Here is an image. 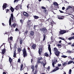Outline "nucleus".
Returning a JSON list of instances; mask_svg holds the SVG:
<instances>
[{
    "mask_svg": "<svg viewBox=\"0 0 74 74\" xmlns=\"http://www.w3.org/2000/svg\"><path fill=\"white\" fill-rule=\"evenodd\" d=\"M23 52V57H25L26 56H27V53H26V50L25 49H24L22 50Z\"/></svg>",
    "mask_w": 74,
    "mask_h": 74,
    "instance_id": "obj_1",
    "label": "nucleus"
},
{
    "mask_svg": "<svg viewBox=\"0 0 74 74\" xmlns=\"http://www.w3.org/2000/svg\"><path fill=\"white\" fill-rule=\"evenodd\" d=\"M7 3H4L3 4L2 6L3 10H4V9H5V8H7Z\"/></svg>",
    "mask_w": 74,
    "mask_h": 74,
    "instance_id": "obj_2",
    "label": "nucleus"
},
{
    "mask_svg": "<svg viewBox=\"0 0 74 74\" xmlns=\"http://www.w3.org/2000/svg\"><path fill=\"white\" fill-rule=\"evenodd\" d=\"M67 32L65 30H62L60 32V34H63L64 33H67Z\"/></svg>",
    "mask_w": 74,
    "mask_h": 74,
    "instance_id": "obj_3",
    "label": "nucleus"
},
{
    "mask_svg": "<svg viewBox=\"0 0 74 74\" xmlns=\"http://www.w3.org/2000/svg\"><path fill=\"white\" fill-rule=\"evenodd\" d=\"M40 30L42 31V32H47V29L45 28H43L40 29Z\"/></svg>",
    "mask_w": 74,
    "mask_h": 74,
    "instance_id": "obj_4",
    "label": "nucleus"
},
{
    "mask_svg": "<svg viewBox=\"0 0 74 74\" xmlns=\"http://www.w3.org/2000/svg\"><path fill=\"white\" fill-rule=\"evenodd\" d=\"M48 50L50 52V54L51 55V45H48Z\"/></svg>",
    "mask_w": 74,
    "mask_h": 74,
    "instance_id": "obj_5",
    "label": "nucleus"
},
{
    "mask_svg": "<svg viewBox=\"0 0 74 74\" xmlns=\"http://www.w3.org/2000/svg\"><path fill=\"white\" fill-rule=\"evenodd\" d=\"M54 53H55L56 55L57 56H58L60 54V52L58 51H57L54 52Z\"/></svg>",
    "mask_w": 74,
    "mask_h": 74,
    "instance_id": "obj_6",
    "label": "nucleus"
},
{
    "mask_svg": "<svg viewBox=\"0 0 74 74\" xmlns=\"http://www.w3.org/2000/svg\"><path fill=\"white\" fill-rule=\"evenodd\" d=\"M41 64H42L43 67H45V65H46V64H47V62H46V61L45 60L44 62H42Z\"/></svg>",
    "mask_w": 74,
    "mask_h": 74,
    "instance_id": "obj_7",
    "label": "nucleus"
},
{
    "mask_svg": "<svg viewBox=\"0 0 74 74\" xmlns=\"http://www.w3.org/2000/svg\"><path fill=\"white\" fill-rule=\"evenodd\" d=\"M23 14L25 16H27V17H28L29 16V14H28V13L26 12H24Z\"/></svg>",
    "mask_w": 74,
    "mask_h": 74,
    "instance_id": "obj_8",
    "label": "nucleus"
},
{
    "mask_svg": "<svg viewBox=\"0 0 74 74\" xmlns=\"http://www.w3.org/2000/svg\"><path fill=\"white\" fill-rule=\"evenodd\" d=\"M19 7H20V5L18 4L17 6H16L15 8H14V9L16 10H18Z\"/></svg>",
    "mask_w": 74,
    "mask_h": 74,
    "instance_id": "obj_9",
    "label": "nucleus"
},
{
    "mask_svg": "<svg viewBox=\"0 0 74 74\" xmlns=\"http://www.w3.org/2000/svg\"><path fill=\"white\" fill-rule=\"evenodd\" d=\"M59 69V67H56V68L54 69L53 71V72H54V71H57V70H58Z\"/></svg>",
    "mask_w": 74,
    "mask_h": 74,
    "instance_id": "obj_10",
    "label": "nucleus"
},
{
    "mask_svg": "<svg viewBox=\"0 0 74 74\" xmlns=\"http://www.w3.org/2000/svg\"><path fill=\"white\" fill-rule=\"evenodd\" d=\"M15 19V18L14 17V15L13 13H12L11 14V16L10 19Z\"/></svg>",
    "mask_w": 74,
    "mask_h": 74,
    "instance_id": "obj_11",
    "label": "nucleus"
},
{
    "mask_svg": "<svg viewBox=\"0 0 74 74\" xmlns=\"http://www.w3.org/2000/svg\"><path fill=\"white\" fill-rule=\"evenodd\" d=\"M42 51V48H41L40 49H39V51H38V53L40 55H41V52Z\"/></svg>",
    "mask_w": 74,
    "mask_h": 74,
    "instance_id": "obj_12",
    "label": "nucleus"
},
{
    "mask_svg": "<svg viewBox=\"0 0 74 74\" xmlns=\"http://www.w3.org/2000/svg\"><path fill=\"white\" fill-rule=\"evenodd\" d=\"M73 6H68V8H66V10H68L69 9H70V8H72Z\"/></svg>",
    "mask_w": 74,
    "mask_h": 74,
    "instance_id": "obj_13",
    "label": "nucleus"
},
{
    "mask_svg": "<svg viewBox=\"0 0 74 74\" xmlns=\"http://www.w3.org/2000/svg\"><path fill=\"white\" fill-rule=\"evenodd\" d=\"M36 44H34L32 46V48L33 49H36Z\"/></svg>",
    "mask_w": 74,
    "mask_h": 74,
    "instance_id": "obj_14",
    "label": "nucleus"
},
{
    "mask_svg": "<svg viewBox=\"0 0 74 74\" xmlns=\"http://www.w3.org/2000/svg\"><path fill=\"white\" fill-rule=\"evenodd\" d=\"M10 10H11L12 12H13L14 11V9L12 7H10Z\"/></svg>",
    "mask_w": 74,
    "mask_h": 74,
    "instance_id": "obj_15",
    "label": "nucleus"
},
{
    "mask_svg": "<svg viewBox=\"0 0 74 74\" xmlns=\"http://www.w3.org/2000/svg\"><path fill=\"white\" fill-rule=\"evenodd\" d=\"M53 5H56V6H58L59 5V4H58V3L57 2H54L53 3Z\"/></svg>",
    "mask_w": 74,
    "mask_h": 74,
    "instance_id": "obj_16",
    "label": "nucleus"
},
{
    "mask_svg": "<svg viewBox=\"0 0 74 74\" xmlns=\"http://www.w3.org/2000/svg\"><path fill=\"white\" fill-rule=\"evenodd\" d=\"M5 49H3L2 51V54L3 55L5 53Z\"/></svg>",
    "mask_w": 74,
    "mask_h": 74,
    "instance_id": "obj_17",
    "label": "nucleus"
},
{
    "mask_svg": "<svg viewBox=\"0 0 74 74\" xmlns=\"http://www.w3.org/2000/svg\"><path fill=\"white\" fill-rule=\"evenodd\" d=\"M16 50H15L14 52V57H15L16 56Z\"/></svg>",
    "mask_w": 74,
    "mask_h": 74,
    "instance_id": "obj_18",
    "label": "nucleus"
},
{
    "mask_svg": "<svg viewBox=\"0 0 74 74\" xmlns=\"http://www.w3.org/2000/svg\"><path fill=\"white\" fill-rule=\"evenodd\" d=\"M53 51L54 52H57V51H58V49H57V48L55 47L53 48Z\"/></svg>",
    "mask_w": 74,
    "mask_h": 74,
    "instance_id": "obj_19",
    "label": "nucleus"
},
{
    "mask_svg": "<svg viewBox=\"0 0 74 74\" xmlns=\"http://www.w3.org/2000/svg\"><path fill=\"white\" fill-rule=\"evenodd\" d=\"M31 69H32V71H34V65L32 66Z\"/></svg>",
    "mask_w": 74,
    "mask_h": 74,
    "instance_id": "obj_20",
    "label": "nucleus"
},
{
    "mask_svg": "<svg viewBox=\"0 0 74 74\" xmlns=\"http://www.w3.org/2000/svg\"><path fill=\"white\" fill-rule=\"evenodd\" d=\"M30 35L31 36H33L34 35V32L33 31H31V32Z\"/></svg>",
    "mask_w": 74,
    "mask_h": 74,
    "instance_id": "obj_21",
    "label": "nucleus"
},
{
    "mask_svg": "<svg viewBox=\"0 0 74 74\" xmlns=\"http://www.w3.org/2000/svg\"><path fill=\"white\" fill-rule=\"evenodd\" d=\"M34 19H38V18H39V17L36 16H34Z\"/></svg>",
    "mask_w": 74,
    "mask_h": 74,
    "instance_id": "obj_22",
    "label": "nucleus"
},
{
    "mask_svg": "<svg viewBox=\"0 0 74 74\" xmlns=\"http://www.w3.org/2000/svg\"><path fill=\"white\" fill-rule=\"evenodd\" d=\"M12 60L11 59V58L10 57H9V61L10 63H11V62H12Z\"/></svg>",
    "mask_w": 74,
    "mask_h": 74,
    "instance_id": "obj_23",
    "label": "nucleus"
},
{
    "mask_svg": "<svg viewBox=\"0 0 74 74\" xmlns=\"http://www.w3.org/2000/svg\"><path fill=\"white\" fill-rule=\"evenodd\" d=\"M72 63H73V61H70L68 62V64H71Z\"/></svg>",
    "mask_w": 74,
    "mask_h": 74,
    "instance_id": "obj_24",
    "label": "nucleus"
},
{
    "mask_svg": "<svg viewBox=\"0 0 74 74\" xmlns=\"http://www.w3.org/2000/svg\"><path fill=\"white\" fill-rule=\"evenodd\" d=\"M9 23L10 26H11V19H9Z\"/></svg>",
    "mask_w": 74,
    "mask_h": 74,
    "instance_id": "obj_25",
    "label": "nucleus"
},
{
    "mask_svg": "<svg viewBox=\"0 0 74 74\" xmlns=\"http://www.w3.org/2000/svg\"><path fill=\"white\" fill-rule=\"evenodd\" d=\"M18 51L19 52H20L21 51H22V49L20 48H18Z\"/></svg>",
    "mask_w": 74,
    "mask_h": 74,
    "instance_id": "obj_26",
    "label": "nucleus"
},
{
    "mask_svg": "<svg viewBox=\"0 0 74 74\" xmlns=\"http://www.w3.org/2000/svg\"><path fill=\"white\" fill-rule=\"evenodd\" d=\"M30 21L28 20L27 23L28 25H30Z\"/></svg>",
    "mask_w": 74,
    "mask_h": 74,
    "instance_id": "obj_27",
    "label": "nucleus"
},
{
    "mask_svg": "<svg viewBox=\"0 0 74 74\" xmlns=\"http://www.w3.org/2000/svg\"><path fill=\"white\" fill-rule=\"evenodd\" d=\"M45 56H47V57H48L49 56V55L48 53H46L45 54Z\"/></svg>",
    "mask_w": 74,
    "mask_h": 74,
    "instance_id": "obj_28",
    "label": "nucleus"
},
{
    "mask_svg": "<svg viewBox=\"0 0 74 74\" xmlns=\"http://www.w3.org/2000/svg\"><path fill=\"white\" fill-rule=\"evenodd\" d=\"M52 65L53 67H55V62H53L52 63Z\"/></svg>",
    "mask_w": 74,
    "mask_h": 74,
    "instance_id": "obj_29",
    "label": "nucleus"
},
{
    "mask_svg": "<svg viewBox=\"0 0 74 74\" xmlns=\"http://www.w3.org/2000/svg\"><path fill=\"white\" fill-rule=\"evenodd\" d=\"M23 64H22L21 66V70H23Z\"/></svg>",
    "mask_w": 74,
    "mask_h": 74,
    "instance_id": "obj_30",
    "label": "nucleus"
},
{
    "mask_svg": "<svg viewBox=\"0 0 74 74\" xmlns=\"http://www.w3.org/2000/svg\"><path fill=\"white\" fill-rule=\"evenodd\" d=\"M59 38L61 39V40H64V39L63 37H59Z\"/></svg>",
    "mask_w": 74,
    "mask_h": 74,
    "instance_id": "obj_31",
    "label": "nucleus"
},
{
    "mask_svg": "<svg viewBox=\"0 0 74 74\" xmlns=\"http://www.w3.org/2000/svg\"><path fill=\"white\" fill-rule=\"evenodd\" d=\"M61 57H62V58H67V56L63 55H62Z\"/></svg>",
    "mask_w": 74,
    "mask_h": 74,
    "instance_id": "obj_32",
    "label": "nucleus"
},
{
    "mask_svg": "<svg viewBox=\"0 0 74 74\" xmlns=\"http://www.w3.org/2000/svg\"><path fill=\"white\" fill-rule=\"evenodd\" d=\"M71 69H70L69 71V74H71Z\"/></svg>",
    "mask_w": 74,
    "mask_h": 74,
    "instance_id": "obj_33",
    "label": "nucleus"
},
{
    "mask_svg": "<svg viewBox=\"0 0 74 74\" xmlns=\"http://www.w3.org/2000/svg\"><path fill=\"white\" fill-rule=\"evenodd\" d=\"M41 8H42V9H43V10H46V8H45L43 6H42L41 7Z\"/></svg>",
    "mask_w": 74,
    "mask_h": 74,
    "instance_id": "obj_34",
    "label": "nucleus"
},
{
    "mask_svg": "<svg viewBox=\"0 0 74 74\" xmlns=\"http://www.w3.org/2000/svg\"><path fill=\"white\" fill-rule=\"evenodd\" d=\"M66 64H67V62H65L63 64V65L65 66Z\"/></svg>",
    "mask_w": 74,
    "mask_h": 74,
    "instance_id": "obj_35",
    "label": "nucleus"
},
{
    "mask_svg": "<svg viewBox=\"0 0 74 74\" xmlns=\"http://www.w3.org/2000/svg\"><path fill=\"white\" fill-rule=\"evenodd\" d=\"M38 60H42V57L39 58Z\"/></svg>",
    "mask_w": 74,
    "mask_h": 74,
    "instance_id": "obj_36",
    "label": "nucleus"
},
{
    "mask_svg": "<svg viewBox=\"0 0 74 74\" xmlns=\"http://www.w3.org/2000/svg\"><path fill=\"white\" fill-rule=\"evenodd\" d=\"M19 0H14V3H16V2H18V1H19Z\"/></svg>",
    "mask_w": 74,
    "mask_h": 74,
    "instance_id": "obj_37",
    "label": "nucleus"
},
{
    "mask_svg": "<svg viewBox=\"0 0 74 74\" xmlns=\"http://www.w3.org/2000/svg\"><path fill=\"white\" fill-rule=\"evenodd\" d=\"M12 25L15 28V26H16V24H13Z\"/></svg>",
    "mask_w": 74,
    "mask_h": 74,
    "instance_id": "obj_38",
    "label": "nucleus"
},
{
    "mask_svg": "<svg viewBox=\"0 0 74 74\" xmlns=\"http://www.w3.org/2000/svg\"><path fill=\"white\" fill-rule=\"evenodd\" d=\"M20 21V22L22 24L23 23V20H21Z\"/></svg>",
    "mask_w": 74,
    "mask_h": 74,
    "instance_id": "obj_39",
    "label": "nucleus"
},
{
    "mask_svg": "<svg viewBox=\"0 0 74 74\" xmlns=\"http://www.w3.org/2000/svg\"><path fill=\"white\" fill-rule=\"evenodd\" d=\"M37 71L36 70L35 72L34 73V74H37Z\"/></svg>",
    "mask_w": 74,
    "mask_h": 74,
    "instance_id": "obj_40",
    "label": "nucleus"
},
{
    "mask_svg": "<svg viewBox=\"0 0 74 74\" xmlns=\"http://www.w3.org/2000/svg\"><path fill=\"white\" fill-rule=\"evenodd\" d=\"M6 12L7 13H8V11H9V9H7L6 10Z\"/></svg>",
    "mask_w": 74,
    "mask_h": 74,
    "instance_id": "obj_41",
    "label": "nucleus"
},
{
    "mask_svg": "<svg viewBox=\"0 0 74 74\" xmlns=\"http://www.w3.org/2000/svg\"><path fill=\"white\" fill-rule=\"evenodd\" d=\"M45 35L43 38V40L45 41Z\"/></svg>",
    "mask_w": 74,
    "mask_h": 74,
    "instance_id": "obj_42",
    "label": "nucleus"
},
{
    "mask_svg": "<svg viewBox=\"0 0 74 74\" xmlns=\"http://www.w3.org/2000/svg\"><path fill=\"white\" fill-rule=\"evenodd\" d=\"M72 39H73L72 38V37H71L69 38H68V39L69 40H72Z\"/></svg>",
    "mask_w": 74,
    "mask_h": 74,
    "instance_id": "obj_43",
    "label": "nucleus"
},
{
    "mask_svg": "<svg viewBox=\"0 0 74 74\" xmlns=\"http://www.w3.org/2000/svg\"><path fill=\"white\" fill-rule=\"evenodd\" d=\"M23 42V40H21L20 41V44H22V42Z\"/></svg>",
    "mask_w": 74,
    "mask_h": 74,
    "instance_id": "obj_44",
    "label": "nucleus"
},
{
    "mask_svg": "<svg viewBox=\"0 0 74 74\" xmlns=\"http://www.w3.org/2000/svg\"><path fill=\"white\" fill-rule=\"evenodd\" d=\"M58 67H60V66H62V65H61V64H58Z\"/></svg>",
    "mask_w": 74,
    "mask_h": 74,
    "instance_id": "obj_45",
    "label": "nucleus"
},
{
    "mask_svg": "<svg viewBox=\"0 0 74 74\" xmlns=\"http://www.w3.org/2000/svg\"><path fill=\"white\" fill-rule=\"evenodd\" d=\"M59 11H60V13H64V12H63L60 10H59Z\"/></svg>",
    "mask_w": 74,
    "mask_h": 74,
    "instance_id": "obj_46",
    "label": "nucleus"
},
{
    "mask_svg": "<svg viewBox=\"0 0 74 74\" xmlns=\"http://www.w3.org/2000/svg\"><path fill=\"white\" fill-rule=\"evenodd\" d=\"M57 46H58V47H61V45L59 44H58Z\"/></svg>",
    "mask_w": 74,
    "mask_h": 74,
    "instance_id": "obj_47",
    "label": "nucleus"
},
{
    "mask_svg": "<svg viewBox=\"0 0 74 74\" xmlns=\"http://www.w3.org/2000/svg\"><path fill=\"white\" fill-rule=\"evenodd\" d=\"M13 38L12 37H10V40H12V38Z\"/></svg>",
    "mask_w": 74,
    "mask_h": 74,
    "instance_id": "obj_48",
    "label": "nucleus"
},
{
    "mask_svg": "<svg viewBox=\"0 0 74 74\" xmlns=\"http://www.w3.org/2000/svg\"><path fill=\"white\" fill-rule=\"evenodd\" d=\"M37 62L38 63H41V61L38 60V61Z\"/></svg>",
    "mask_w": 74,
    "mask_h": 74,
    "instance_id": "obj_49",
    "label": "nucleus"
},
{
    "mask_svg": "<svg viewBox=\"0 0 74 74\" xmlns=\"http://www.w3.org/2000/svg\"><path fill=\"white\" fill-rule=\"evenodd\" d=\"M71 46L72 47H74V42L73 43V44H72V45H71Z\"/></svg>",
    "mask_w": 74,
    "mask_h": 74,
    "instance_id": "obj_50",
    "label": "nucleus"
},
{
    "mask_svg": "<svg viewBox=\"0 0 74 74\" xmlns=\"http://www.w3.org/2000/svg\"><path fill=\"white\" fill-rule=\"evenodd\" d=\"M65 9V8L64 7H62V10H64Z\"/></svg>",
    "mask_w": 74,
    "mask_h": 74,
    "instance_id": "obj_51",
    "label": "nucleus"
},
{
    "mask_svg": "<svg viewBox=\"0 0 74 74\" xmlns=\"http://www.w3.org/2000/svg\"><path fill=\"white\" fill-rule=\"evenodd\" d=\"M47 10H44V11H43V12H45H45H47Z\"/></svg>",
    "mask_w": 74,
    "mask_h": 74,
    "instance_id": "obj_52",
    "label": "nucleus"
},
{
    "mask_svg": "<svg viewBox=\"0 0 74 74\" xmlns=\"http://www.w3.org/2000/svg\"><path fill=\"white\" fill-rule=\"evenodd\" d=\"M38 66V65H36L35 66V68H36V69H37V68Z\"/></svg>",
    "mask_w": 74,
    "mask_h": 74,
    "instance_id": "obj_53",
    "label": "nucleus"
},
{
    "mask_svg": "<svg viewBox=\"0 0 74 74\" xmlns=\"http://www.w3.org/2000/svg\"><path fill=\"white\" fill-rule=\"evenodd\" d=\"M21 62V60L20 59H18V62Z\"/></svg>",
    "mask_w": 74,
    "mask_h": 74,
    "instance_id": "obj_54",
    "label": "nucleus"
},
{
    "mask_svg": "<svg viewBox=\"0 0 74 74\" xmlns=\"http://www.w3.org/2000/svg\"><path fill=\"white\" fill-rule=\"evenodd\" d=\"M47 69H48V70L50 69V67L49 66H48V67L47 68Z\"/></svg>",
    "mask_w": 74,
    "mask_h": 74,
    "instance_id": "obj_55",
    "label": "nucleus"
},
{
    "mask_svg": "<svg viewBox=\"0 0 74 74\" xmlns=\"http://www.w3.org/2000/svg\"><path fill=\"white\" fill-rule=\"evenodd\" d=\"M20 9H21V10H22V5H20Z\"/></svg>",
    "mask_w": 74,
    "mask_h": 74,
    "instance_id": "obj_56",
    "label": "nucleus"
},
{
    "mask_svg": "<svg viewBox=\"0 0 74 74\" xmlns=\"http://www.w3.org/2000/svg\"><path fill=\"white\" fill-rule=\"evenodd\" d=\"M15 31H18V29L17 28H16V29H15Z\"/></svg>",
    "mask_w": 74,
    "mask_h": 74,
    "instance_id": "obj_57",
    "label": "nucleus"
},
{
    "mask_svg": "<svg viewBox=\"0 0 74 74\" xmlns=\"http://www.w3.org/2000/svg\"><path fill=\"white\" fill-rule=\"evenodd\" d=\"M71 60H74V58H72L71 57Z\"/></svg>",
    "mask_w": 74,
    "mask_h": 74,
    "instance_id": "obj_58",
    "label": "nucleus"
},
{
    "mask_svg": "<svg viewBox=\"0 0 74 74\" xmlns=\"http://www.w3.org/2000/svg\"><path fill=\"white\" fill-rule=\"evenodd\" d=\"M2 25H3V26H5V25H4V23H2Z\"/></svg>",
    "mask_w": 74,
    "mask_h": 74,
    "instance_id": "obj_59",
    "label": "nucleus"
},
{
    "mask_svg": "<svg viewBox=\"0 0 74 74\" xmlns=\"http://www.w3.org/2000/svg\"><path fill=\"white\" fill-rule=\"evenodd\" d=\"M3 74H6V73L5 72H3Z\"/></svg>",
    "mask_w": 74,
    "mask_h": 74,
    "instance_id": "obj_60",
    "label": "nucleus"
},
{
    "mask_svg": "<svg viewBox=\"0 0 74 74\" xmlns=\"http://www.w3.org/2000/svg\"><path fill=\"white\" fill-rule=\"evenodd\" d=\"M33 60L32 59H31V63H32L33 62Z\"/></svg>",
    "mask_w": 74,
    "mask_h": 74,
    "instance_id": "obj_61",
    "label": "nucleus"
},
{
    "mask_svg": "<svg viewBox=\"0 0 74 74\" xmlns=\"http://www.w3.org/2000/svg\"><path fill=\"white\" fill-rule=\"evenodd\" d=\"M27 8H29V5H27Z\"/></svg>",
    "mask_w": 74,
    "mask_h": 74,
    "instance_id": "obj_62",
    "label": "nucleus"
},
{
    "mask_svg": "<svg viewBox=\"0 0 74 74\" xmlns=\"http://www.w3.org/2000/svg\"><path fill=\"white\" fill-rule=\"evenodd\" d=\"M72 39H74V36L72 37Z\"/></svg>",
    "mask_w": 74,
    "mask_h": 74,
    "instance_id": "obj_63",
    "label": "nucleus"
},
{
    "mask_svg": "<svg viewBox=\"0 0 74 74\" xmlns=\"http://www.w3.org/2000/svg\"><path fill=\"white\" fill-rule=\"evenodd\" d=\"M74 6H73V12H74Z\"/></svg>",
    "mask_w": 74,
    "mask_h": 74,
    "instance_id": "obj_64",
    "label": "nucleus"
}]
</instances>
